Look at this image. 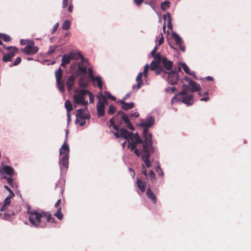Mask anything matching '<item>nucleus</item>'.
Listing matches in <instances>:
<instances>
[{
	"label": "nucleus",
	"instance_id": "nucleus-1",
	"mask_svg": "<svg viewBox=\"0 0 251 251\" xmlns=\"http://www.w3.org/2000/svg\"><path fill=\"white\" fill-rule=\"evenodd\" d=\"M155 124L154 118L151 115L147 116L144 119L141 120L138 126L143 128V139L139 143V147L141 151V159L144 164H142L143 169L145 167L149 168L151 166V163L150 161V158L151 154H153L156 149V147L153 146L152 140V134L148 133V130Z\"/></svg>",
	"mask_w": 251,
	"mask_h": 251
},
{
	"label": "nucleus",
	"instance_id": "nucleus-2",
	"mask_svg": "<svg viewBox=\"0 0 251 251\" xmlns=\"http://www.w3.org/2000/svg\"><path fill=\"white\" fill-rule=\"evenodd\" d=\"M117 132H113L115 137L117 138L123 137L127 140L128 148L131 151H134V153L138 156L141 157V151L139 147V143L142 141L138 133L133 134L131 132L127 131L126 128H119Z\"/></svg>",
	"mask_w": 251,
	"mask_h": 251
},
{
	"label": "nucleus",
	"instance_id": "nucleus-3",
	"mask_svg": "<svg viewBox=\"0 0 251 251\" xmlns=\"http://www.w3.org/2000/svg\"><path fill=\"white\" fill-rule=\"evenodd\" d=\"M68 132V130H66L64 143L59 149V165L61 174L66 172L69 167L70 148L67 143Z\"/></svg>",
	"mask_w": 251,
	"mask_h": 251
},
{
	"label": "nucleus",
	"instance_id": "nucleus-4",
	"mask_svg": "<svg viewBox=\"0 0 251 251\" xmlns=\"http://www.w3.org/2000/svg\"><path fill=\"white\" fill-rule=\"evenodd\" d=\"M29 222L32 226L37 228H45V213L38 210H28Z\"/></svg>",
	"mask_w": 251,
	"mask_h": 251
},
{
	"label": "nucleus",
	"instance_id": "nucleus-5",
	"mask_svg": "<svg viewBox=\"0 0 251 251\" xmlns=\"http://www.w3.org/2000/svg\"><path fill=\"white\" fill-rule=\"evenodd\" d=\"M87 93H88V90L86 89H76L75 90V94L73 95L74 106L75 108H76V106L79 105L83 106L88 105Z\"/></svg>",
	"mask_w": 251,
	"mask_h": 251
},
{
	"label": "nucleus",
	"instance_id": "nucleus-6",
	"mask_svg": "<svg viewBox=\"0 0 251 251\" xmlns=\"http://www.w3.org/2000/svg\"><path fill=\"white\" fill-rule=\"evenodd\" d=\"M177 102H182L187 106L191 105L194 102L193 95L191 94H185L182 95L180 93L175 96L171 100L172 104Z\"/></svg>",
	"mask_w": 251,
	"mask_h": 251
},
{
	"label": "nucleus",
	"instance_id": "nucleus-7",
	"mask_svg": "<svg viewBox=\"0 0 251 251\" xmlns=\"http://www.w3.org/2000/svg\"><path fill=\"white\" fill-rule=\"evenodd\" d=\"M166 77L167 82L172 85L176 84L179 79L178 74L176 71L173 70L167 72Z\"/></svg>",
	"mask_w": 251,
	"mask_h": 251
},
{
	"label": "nucleus",
	"instance_id": "nucleus-8",
	"mask_svg": "<svg viewBox=\"0 0 251 251\" xmlns=\"http://www.w3.org/2000/svg\"><path fill=\"white\" fill-rule=\"evenodd\" d=\"M75 116L76 117L75 120V123H78L79 119L90 118V116L87 108L77 109L76 112Z\"/></svg>",
	"mask_w": 251,
	"mask_h": 251
},
{
	"label": "nucleus",
	"instance_id": "nucleus-9",
	"mask_svg": "<svg viewBox=\"0 0 251 251\" xmlns=\"http://www.w3.org/2000/svg\"><path fill=\"white\" fill-rule=\"evenodd\" d=\"M88 65V61L84 59L83 57H81V61L78 63V70L81 74H86L87 73V67Z\"/></svg>",
	"mask_w": 251,
	"mask_h": 251
},
{
	"label": "nucleus",
	"instance_id": "nucleus-10",
	"mask_svg": "<svg viewBox=\"0 0 251 251\" xmlns=\"http://www.w3.org/2000/svg\"><path fill=\"white\" fill-rule=\"evenodd\" d=\"M0 174L3 176L5 175L11 176L14 175V169L8 165H2L0 170Z\"/></svg>",
	"mask_w": 251,
	"mask_h": 251
},
{
	"label": "nucleus",
	"instance_id": "nucleus-11",
	"mask_svg": "<svg viewBox=\"0 0 251 251\" xmlns=\"http://www.w3.org/2000/svg\"><path fill=\"white\" fill-rule=\"evenodd\" d=\"M161 56L160 53H157L154 56V59L151 61V70L155 71L156 69L161 66Z\"/></svg>",
	"mask_w": 251,
	"mask_h": 251
},
{
	"label": "nucleus",
	"instance_id": "nucleus-12",
	"mask_svg": "<svg viewBox=\"0 0 251 251\" xmlns=\"http://www.w3.org/2000/svg\"><path fill=\"white\" fill-rule=\"evenodd\" d=\"M39 48L37 46H25L21 49V51L26 55L34 54L38 52Z\"/></svg>",
	"mask_w": 251,
	"mask_h": 251
},
{
	"label": "nucleus",
	"instance_id": "nucleus-13",
	"mask_svg": "<svg viewBox=\"0 0 251 251\" xmlns=\"http://www.w3.org/2000/svg\"><path fill=\"white\" fill-rule=\"evenodd\" d=\"M161 64L166 70L172 71L173 66V62L172 61L168 60L166 57L161 56Z\"/></svg>",
	"mask_w": 251,
	"mask_h": 251
},
{
	"label": "nucleus",
	"instance_id": "nucleus-14",
	"mask_svg": "<svg viewBox=\"0 0 251 251\" xmlns=\"http://www.w3.org/2000/svg\"><path fill=\"white\" fill-rule=\"evenodd\" d=\"M172 37H173L176 44L179 47V50L183 51H185V48L184 46H183L181 44L182 42V40L181 38L180 37V36L176 32H173L172 33Z\"/></svg>",
	"mask_w": 251,
	"mask_h": 251
},
{
	"label": "nucleus",
	"instance_id": "nucleus-15",
	"mask_svg": "<svg viewBox=\"0 0 251 251\" xmlns=\"http://www.w3.org/2000/svg\"><path fill=\"white\" fill-rule=\"evenodd\" d=\"M98 117L100 118L105 115V105L101 102V101H98L96 105Z\"/></svg>",
	"mask_w": 251,
	"mask_h": 251
},
{
	"label": "nucleus",
	"instance_id": "nucleus-16",
	"mask_svg": "<svg viewBox=\"0 0 251 251\" xmlns=\"http://www.w3.org/2000/svg\"><path fill=\"white\" fill-rule=\"evenodd\" d=\"M182 68L184 71L188 75L195 76V73L194 72H191L188 66L184 63H180L178 67V71H181V69Z\"/></svg>",
	"mask_w": 251,
	"mask_h": 251
},
{
	"label": "nucleus",
	"instance_id": "nucleus-17",
	"mask_svg": "<svg viewBox=\"0 0 251 251\" xmlns=\"http://www.w3.org/2000/svg\"><path fill=\"white\" fill-rule=\"evenodd\" d=\"M75 77L74 75H70L68 77L66 81V86L69 91L72 90L75 83Z\"/></svg>",
	"mask_w": 251,
	"mask_h": 251
},
{
	"label": "nucleus",
	"instance_id": "nucleus-18",
	"mask_svg": "<svg viewBox=\"0 0 251 251\" xmlns=\"http://www.w3.org/2000/svg\"><path fill=\"white\" fill-rule=\"evenodd\" d=\"M146 195L149 199H150L152 202L154 204L156 203V197L155 195L152 192L150 188H148L147 190Z\"/></svg>",
	"mask_w": 251,
	"mask_h": 251
},
{
	"label": "nucleus",
	"instance_id": "nucleus-19",
	"mask_svg": "<svg viewBox=\"0 0 251 251\" xmlns=\"http://www.w3.org/2000/svg\"><path fill=\"white\" fill-rule=\"evenodd\" d=\"M137 185L142 193L145 192L146 188V183L145 181L141 180L139 178L137 179L136 181Z\"/></svg>",
	"mask_w": 251,
	"mask_h": 251
},
{
	"label": "nucleus",
	"instance_id": "nucleus-20",
	"mask_svg": "<svg viewBox=\"0 0 251 251\" xmlns=\"http://www.w3.org/2000/svg\"><path fill=\"white\" fill-rule=\"evenodd\" d=\"M91 81L93 83H96L98 88L101 90L102 89L103 82L101 79V77L100 76H95L94 78H92Z\"/></svg>",
	"mask_w": 251,
	"mask_h": 251
},
{
	"label": "nucleus",
	"instance_id": "nucleus-21",
	"mask_svg": "<svg viewBox=\"0 0 251 251\" xmlns=\"http://www.w3.org/2000/svg\"><path fill=\"white\" fill-rule=\"evenodd\" d=\"M122 118L125 123V124L126 125L127 127L131 130H134V127L133 126L131 123L128 117L126 115H124L122 117Z\"/></svg>",
	"mask_w": 251,
	"mask_h": 251
},
{
	"label": "nucleus",
	"instance_id": "nucleus-22",
	"mask_svg": "<svg viewBox=\"0 0 251 251\" xmlns=\"http://www.w3.org/2000/svg\"><path fill=\"white\" fill-rule=\"evenodd\" d=\"M122 118L125 123V124L126 125L127 127L131 130H134V127L133 126L131 123L128 117L126 115H124L122 117Z\"/></svg>",
	"mask_w": 251,
	"mask_h": 251
},
{
	"label": "nucleus",
	"instance_id": "nucleus-23",
	"mask_svg": "<svg viewBox=\"0 0 251 251\" xmlns=\"http://www.w3.org/2000/svg\"><path fill=\"white\" fill-rule=\"evenodd\" d=\"M61 65L62 67H65L67 64H69L71 60L68 54H65L62 56Z\"/></svg>",
	"mask_w": 251,
	"mask_h": 251
},
{
	"label": "nucleus",
	"instance_id": "nucleus-24",
	"mask_svg": "<svg viewBox=\"0 0 251 251\" xmlns=\"http://www.w3.org/2000/svg\"><path fill=\"white\" fill-rule=\"evenodd\" d=\"M189 85L191 87L190 91L191 92L199 91L201 90V86L200 84L195 81H193L189 84Z\"/></svg>",
	"mask_w": 251,
	"mask_h": 251
},
{
	"label": "nucleus",
	"instance_id": "nucleus-25",
	"mask_svg": "<svg viewBox=\"0 0 251 251\" xmlns=\"http://www.w3.org/2000/svg\"><path fill=\"white\" fill-rule=\"evenodd\" d=\"M163 18L165 21H167V26L168 28L172 29L173 25L171 22L172 19L170 14L168 12L166 14L163 15Z\"/></svg>",
	"mask_w": 251,
	"mask_h": 251
},
{
	"label": "nucleus",
	"instance_id": "nucleus-26",
	"mask_svg": "<svg viewBox=\"0 0 251 251\" xmlns=\"http://www.w3.org/2000/svg\"><path fill=\"white\" fill-rule=\"evenodd\" d=\"M11 203V200L9 198H6L4 201L3 203L2 207L0 208V211L3 212L6 210L8 206L10 205Z\"/></svg>",
	"mask_w": 251,
	"mask_h": 251
},
{
	"label": "nucleus",
	"instance_id": "nucleus-27",
	"mask_svg": "<svg viewBox=\"0 0 251 251\" xmlns=\"http://www.w3.org/2000/svg\"><path fill=\"white\" fill-rule=\"evenodd\" d=\"M45 227L47 226V223H53L54 221V218L52 217L50 213L47 212L45 213Z\"/></svg>",
	"mask_w": 251,
	"mask_h": 251
},
{
	"label": "nucleus",
	"instance_id": "nucleus-28",
	"mask_svg": "<svg viewBox=\"0 0 251 251\" xmlns=\"http://www.w3.org/2000/svg\"><path fill=\"white\" fill-rule=\"evenodd\" d=\"M155 71L156 75H162V77L166 78V75H167V72L164 70L161 66L156 69Z\"/></svg>",
	"mask_w": 251,
	"mask_h": 251
},
{
	"label": "nucleus",
	"instance_id": "nucleus-29",
	"mask_svg": "<svg viewBox=\"0 0 251 251\" xmlns=\"http://www.w3.org/2000/svg\"><path fill=\"white\" fill-rule=\"evenodd\" d=\"M68 54L70 56L71 60H77L79 58H81V57H82L79 53L70 52Z\"/></svg>",
	"mask_w": 251,
	"mask_h": 251
},
{
	"label": "nucleus",
	"instance_id": "nucleus-30",
	"mask_svg": "<svg viewBox=\"0 0 251 251\" xmlns=\"http://www.w3.org/2000/svg\"><path fill=\"white\" fill-rule=\"evenodd\" d=\"M182 90L180 92V95H182L183 94H189V92H191V87L190 85H186V84H183L182 85Z\"/></svg>",
	"mask_w": 251,
	"mask_h": 251
},
{
	"label": "nucleus",
	"instance_id": "nucleus-31",
	"mask_svg": "<svg viewBox=\"0 0 251 251\" xmlns=\"http://www.w3.org/2000/svg\"><path fill=\"white\" fill-rule=\"evenodd\" d=\"M134 104L133 102H130L129 103L126 102V103H124V105H122L121 106V108L125 110H127L132 109L134 107Z\"/></svg>",
	"mask_w": 251,
	"mask_h": 251
},
{
	"label": "nucleus",
	"instance_id": "nucleus-32",
	"mask_svg": "<svg viewBox=\"0 0 251 251\" xmlns=\"http://www.w3.org/2000/svg\"><path fill=\"white\" fill-rule=\"evenodd\" d=\"M78 85L80 87L86 88L88 86V83L84 78L81 77L78 80Z\"/></svg>",
	"mask_w": 251,
	"mask_h": 251
},
{
	"label": "nucleus",
	"instance_id": "nucleus-33",
	"mask_svg": "<svg viewBox=\"0 0 251 251\" xmlns=\"http://www.w3.org/2000/svg\"><path fill=\"white\" fill-rule=\"evenodd\" d=\"M55 78L56 81L59 82V81H60L62 79V71L61 68H58L56 71H55Z\"/></svg>",
	"mask_w": 251,
	"mask_h": 251
},
{
	"label": "nucleus",
	"instance_id": "nucleus-34",
	"mask_svg": "<svg viewBox=\"0 0 251 251\" xmlns=\"http://www.w3.org/2000/svg\"><path fill=\"white\" fill-rule=\"evenodd\" d=\"M171 5V3L169 1L166 0L161 3V8L163 11H165L168 9Z\"/></svg>",
	"mask_w": 251,
	"mask_h": 251
},
{
	"label": "nucleus",
	"instance_id": "nucleus-35",
	"mask_svg": "<svg viewBox=\"0 0 251 251\" xmlns=\"http://www.w3.org/2000/svg\"><path fill=\"white\" fill-rule=\"evenodd\" d=\"M109 128L113 127L115 130H119L118 127L115 124L114 118L112 117L109 120Z\"/></svg>",
	"mask_w": 251,
	"mask_h": 251
},
{
	"label": "nucleus",
	"instance_id": "nucleus-36",
	"mask_svg": "<svg viewBox=\"0 0 251 251\" xmlns=\"http://www.w3.org/2000/svg\"><path fill=\"white\" fill-rule=\"evenodd\" d=\"M65 107L67 112H70L73 110V106L69 100H67L65 103Z\"/></svg>",
	"mask_w": 251,
	"mask_h": 251
},
{
	"label": "nucleus",
	"instance_id": "nucleus-37",
	"mask_svg": "<svg viewBox=\"0 0 251 251\" xmlns=\"http://www.w3.org/2000/svg\"><path fill=\"white\" fill-rule=\"evenodd\" d=\"M155 171L158 173V175L161 176H163L164 175V173L160 168V164L158 161H157L156 163Z\"/></svg>",
	"mask_w": 251,
	"mask_h": 251
},
{
	"label": "nucleus",
	"instance_id": "nucleus-38",
	"mask_svg": "<svg viewBox=\"0 0 251 251\" xmlns=\"http://www.w3.org/2000/svg\"><path fill=\"white\" fill-rule=\"evenodd\" d=\"M70 26H71L70 21L69 20H65L64 22V23L62 25V27L64 30H67L70 28Z\"/></svg>",
	"mask_w": 251,
	"mask_h": 251
},
{
	"label": "nucleus",
	"instance_id": "nucleus-39",
	"mask_svg": "<svg viewBox=\"0 0 251 251\" xmlns=\"http://www.w3.org/2000/svg\"><path fill=\"white\" fill-rule=\"evenodd\" d=\"M7 53V54H9V55L12 58L18 52V50L16 47H14L10 50Z\"/></svg>",
	"mask_w": 251,
	"mask_h": 251
},
{
	"label": "nucleus",
	"instance_id": "nucleus-40",
	"mask_svg": "<svg viewBox=\"0 0 251 251\" xmlns=\"http://www.w3.org/2000/svg\"><path fill=\"white\" fill-rule=\"evenodd\" d=\"M61 207H58L57 211L54 214V215L60 220H61L63 218V215L61 212Z\"/></svg>",
	"mask_w": 251,
	"mask_h": 251
},
{
	"label": "nucleus",
	"instance_id": "nucleus-41",
	"mask_svg": "<svg viewBox=\"0 0 251 251\" xmlns=\"http://www.w3.org/2000/svg\"><path fill=\"white\" fill-rule=\"evenodd\" d=\"M56 84L57 86V87L59 91L61 92H64L65 91L64 89V83L60 81H59V82L56 81Z\"/></svg>",
	"mask_w": 251,
	"mask_h": 251
},
{
	"label": "nucleus",
	"instance_id": "nucleus-42",
	"mask_svg": "<svg viewBox=\"0 0 251 251\" xmlns=\"http://www.w3.org/2000/svg\"><path fill=\"white\" fill-rule=\"evenodd\" d=\"M0 38H2V40L5 42H8L10 41L11 39L10 36L7 35L6 34H4V33H2V34H0Z\"/></svg>",
	"mask_w": 251,
	"mask_h": 251
},
{
	"label": "nucleus",
	"instance_id": "nucleus-43",
	"mask_svg": "<svg viewBox=\"0 0 251 251\" xmlns=\"http://www.w3.org/2000/svg\"><path fill=\"white\" fill-rule=\"evenodd\" d=\"M142 77H144L143 75L141 72L139 73L136 77V81L137 82H140V84L143 85L144 83L142 80Z\"/></svg>",
	"mask_w": 251,
	"mask_h": 251
},
{
	"label": "nucleus",
	"instance_id": "nucleus-44",
	"mask_svg": "<svg viewBox=\"0 0 251 251\" xmlns=\"http://www.w3.org/2000/svg\"><path fill=\"white\" fill-rule=\"evenodd\" d=\"M21 58L20 57H17L14 62L9 65V67H12L13 66H17L21 62Z\"/></svg>",
	"mask_w": 251,
	"mask_h": 251
},
{
	"label": "nucleus",
	"instance_id": "nucleus-45",
	"mask_svg": "<svg viewBox=\"0 0 251 251\" xmlns=\"http://www.w3.org/2000/svg\"><path fill=\"white\" fill-rule=\"evenodd\" d=\"M149 64H147L144 67L143 72H141L142 73V74L143 75V76L145 78H146L148 77L147 73L149 71Z\"/></svg>",
	"mask_w": 251,
	"mask_h": 251
},
{
	"label": "nucleus",
	"instance_id": "nucleus-46",
	"mask_svg": "<svg viewBox=\"0 0 251 251\" xmlns=\"http://www.w3.org/2000/svg\"><path fill=\"white\" fill-rule=\"evenodd\" d=\"M3 178H4L6 180L7 183L11 186H13V184H14V183H13V179H12V178L11 177V176H9V177H6V176H3Z\"/></svg>",
	"mask_w": 251,
	"mask_h": 251
},
{
	"label": "nucleus",
	"instance_id": "nucleus-47",
	"mask_svg": "<svg viewBox=\"0 0 251 251\" xmlns=\"http://www.w3.org/2000/svg\"><path fill=\"white\" fill-rule=\"evenodd\" d=\"M116 108L113 105H110L108 110V114L109 115L113 114L116 112Z\"/></svg>",
	"mask_w": 251,
	"mask_h": 251
},
{
	"label": "nucleus",
	"instance_id": "nucleus-48",
	"mask_svg": "<svg viewBox=\"0 0 251 251\" xmlns=\"http://www.w3.org/2000/svg\"><path fill=\"white\" fill-rule=\"evenodd\" d=\"M88 76L90 80L95 77L93 75V70L91 68L88 69Z\"/></svg>",
	"mask_w": 251,
	"mask_h": 251
},
{
	"label": "nucleus",
	"instance_id": "nucleus-49",
	"mask_svg": "<svg viewBox=\"0 0 251 251\" xmlns=\"http://www.w3.org/2000/svg\"><path fill=\"white\" fill-rule=\"evenodd\" d=\"M88 96L89 100H90V103H94V95L88 90V93H87V97Z\"/></svg>",
	"mask_w": 251,
	"mask_h": 251
},
{
	"label": "nucleus",
	"instance_id": "nucleus-50",
	"mask_svg": "<svg viewBox=\"0 0 251 251\" xmlns=\"http://www.w3.org/2000/svg\"><path fill=\"white\" fill-rule=\"evenodd\" d=\"M12 58L9 54H5L2 57V60L4 62H7L12 60Z\"/></svg>",
	"mask_w": 251,
	"mask_h": 251
},
{
	"label": "nucleus",
	"instance_id": "nucleus-51",
	"mask_svg": "<svg viewBox=\"0 0 251 251\" xmlns=\"http://www.w3.org/2000/svg\"><path fill=\"white\" fill-rule=\"evenodd\" d=\"M101 95V99L99 100V101H101V102H102L104 105L105 104H108V101L107 100V99L106 97L104 96H103L101 94H100Z\"/></svg>",
	"mask_w": 251,
	"mask_h": 251
},
{
	"label": "nucleus",
	"instance_id": "nucleus-52",
	"mask_svg": "<svg viewBox=\"0 0 251 251\" xmlns=\"http://www.w3.org/2000/svg\"><path fill=\"white\" fill-rule=\"evenodd\" d=\"M56 48H57L56 46H51V47H50L48 51L47 52V53L48 54H51L52 53H53L55 51Z\"/></svg>",
	"mask_w": 251,
	"mask_h": 251
},
{
	"label": "nucleus",
	"instance_id": "nucleus-53",
	"mask_svg": "<svg viewBox=\"0 0 251 251\" xmlns=\"http://www.w3.org/2000/svg\"><path fill=\"white\" fill-rule=\"evenodd\" d=\"M176 90V88L175 87H168L166 88V91L168 93H174Z\"/></svg>",
	"mask_w": 251,
	"mask_h": 251
},
{
	"label": "nucleus",
	"instance_id": "nucleus-54",
	"mask_svg": "<svg viewBox=\"0 0 251 251\" xmlns=\"http://www.w3.org/2000/svg\"><path fill=\"white\" fill-rule=\"evenodd\" d=\"M104 93H105V94L107 95V96L108 97L109 99H110L113 100H116V97L112 96L109 92L105 91Z\"/></svg>",
	"mask_w": 251,
	"mask_h": 251
},
{
	"label": "nucleus",
	"instance_id": "nucleus-55",
	"mask_svg": "<svg viewBox=\"0 0 251 251\" xmlns=\"http://www.w3.org/2000/svg\"><path fill=\"white\" fill-rule=\"evenodd\" d=\"M142 85H143L140 84V82H139V83L137 82V84L136 85H132V89H136V90H138L140 89L141 88Z\"/></svg>",
	"mask_w": 251,
	"mask_h": 251
},
{
	"label": "nucleus",
	"instance_id": "nucleus-56",
	"mask_svg": "<svg viewBox=\"0 0 251 251\" xmlns=\"http://www.w3.org/2000/svg\"><path fill=\"white\" fill-rule=\"evenodd\" d=\"M86 119H79V121L78 123H79V125L80 126H82L86 124Z\"/></svg>",
	"mask_w": 251,
	"mask_h": 251
},
{
	"label": "nucleus",
	"instance_id": "nucleus-57",
	"mask_svg": "<svg viewBox=\"0 0 251 251\" xmlns=\"http://www.w3.org/2000/svg\"><path fill=\"white\" fill-rule=\"evenodd\" d=\"M149 176L151 179H154L155 177V174L152 170H151L149 174Z\"/></svg>",
	"mask_w": 251,
	"mask_h": 251
},
{
	"label": "nucleus",
	"instance_id": "nucleus-58",
	"mask_svg": "<svg viewBox=\"0 0 251 251\" xmlns=\"http://www.w3.org/2000/svg\"><path fill=\"white\" fill-rule=\"evenodd\" d=\"M58 26H59V23H56L53 25V27L52 29L51 33H53L54 32H55L56 31Z\"/></svg>",
	"mask_w": 251,
	"mask_h": 251
},
{
	"label": "nucleus",
	"instance_id": "nucleus-59",
	"mask_svg": "<svg viewBox=\"0 0 251 251\" xmlns=\"http://www.w3.org/2000/svg\"><path fill=\"white\" fill-rule=\"evenodd\" d=\"M26 46H34V42L31 40H27Z\"/></svg>",
	"mask_w": 251,
	"mask_h": 251
},
{
	"label": "nucleus",
	"instance_id": "nucleus-60",
	"mask_svg": "<svg viewBox=\"0 0 251 251\" xmlns=\"http://www.w3.org/2000/svg\"><path fill=\"white\" fill-rule=\"evenodd\" d=\"M160 35L161 36V38H160V39L158 40V46H160L163 42V41H164V39H163V34L162 33H161L160 34Z\"/></svg>",
	"mask_w": 251,
	"mask_h": 251
},
{
	"label": "nucleus",
	"instance_id": "nucleus-61",
	"mask_svg": "<svg viewBox=\"0 0 251 251\" xmlns=\"http://www.w3.org/2000/svg\"><path fill=\"white\" fill-rule=\"evenodd\" d=\"M184 80L186 82H188V83L189 84L190 83H191V82H192V81H193V80H191V79L190 77H189L188 76H184Z\"/></svg>",
	"mask_w": 251,
	"mask_h": 251
},
{
	"label": "nucleus",
	"instance_id": "nucleus-62",
	"mask_svg": "<svg viewBox=\"0 0 251 251\" xmlns=\"http://www.w3.org/2000/svg\"><path fill=\"white\" fill-rule=\"evenodd\" d=\"M0 45H2L3 48L4 49H6V50H10L11 49H12L14 46H8V47H7L5 45H4V44L2 43V44H1Z\"/></svg>",
	"mask_w": 251,
	"mask_h": 251
},
{
	"label": "nucleus",
	"instance_id": "nucleus-63",
	"mask_svg": "<svg viewBox=\"0 0 251 251\" xmlns=\"http://www.w3.org/2000/svg\"><path fill=\"white\" fill-rule=\"evenodd\" d=\"M68 4V0H63L62 7L63 8H66Z\"/></svg>",
	"mask_w": 251,
	"mask_h": 251
},
{
	"label": "nucleus",
	"instance_id": "nucleus-64",
	"mask_svg": "<svg viewBox=\"0 0 251 251\" xmlns=\"http://www.w3.org/2000/svg\"><path fill=\"white\" fill-rule=\"evenodd\" d=\"M143 1L144 0H134V3L137 5H141Z\"/></svg>",
	"mask_w": 251,
	"mask_h": 251
}]
</instances>
